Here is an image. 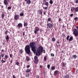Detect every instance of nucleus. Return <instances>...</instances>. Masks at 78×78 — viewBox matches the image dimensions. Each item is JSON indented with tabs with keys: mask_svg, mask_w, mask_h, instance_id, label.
Returning a JSON list of instances; mask_svg holds the SVG:
<instances>
[{
	"mask_svg": "<svg viewBox=\"0 0 78 78\" xmlns=\"http://www.w3.org/2000/svg\"><path fill=\"white\" fill-rule=\"evenodd\" d=\"M30 47L31 48V50L34 53H35L36 51V46H35V43L34 42H30V45L28 44L26 45L25 50V52L27 55L30 56L31 54V52L30 51Z\"/></svg>",
	"mask_w": 78,
	"mask_h": 78,
	"instance_id": "f257e3e1",
	"label": "nucleus"
},
{
	"mask_svg": "<svg viewBox=\"0 0 78 78\" xmlns=\"http://www.w3.org/2000/svg\"><path fill=\"white\" fill-rule=\"evenodd\" d=\"M43 51V47L40 46L37 48L36 55V56H39L41 53H42Z\"/></svg>",
	"mask_w": 78,
	"mask_h": 78,
	"instance_id": "f03ea898",
	"label": "nucleus"
},
{
	"mask_svg": "<svg viewBox=\"0 0 78 78\" xmlns=\"http://www.w3.org/2000/svg\"><path fill=\"white\" fill-rule=\"evenodd\" d=\"M73 33L75 36V37H77V36H78V30H76V29H74Z\"/></svg>",
	"mask_w": 78,
	"mask_h": 78,
	"instance_id": "7ed1b4c3",
	"label": "nucleus"
},
{
	"mask_svg": "<svg viewBox=\"0 0 78 78\" xmlns=\"http://www.w3.org/2000/svg\"><path fill=\"white\" fill-rule=\"evenodd\" d=\"M47 27L49 28H51L53 27V24L51 23H48L47 24Z\"/></svg>",
	"mask_w": 78,
	"mask_h": 78,
	"instance_id": "20e7f679",
	"label": "nucleus"
},
{
	"mask_svg": "<svg viewBox=\"0 0 78 78\" xmlns=\"http://www.w3.org/2000/svg\"><path fill=\"white\" fill-rule=\"evenodd\" d=\"M34 59L35 61H34V63L36 64L38 62V61H39V60L37 59V56H35L34 57Z\"/></svg>",
	"mask_w": 78,
	"mask_h": 78,
	"instance_id": "39448f33",
	"label": "nucleus"
},
{
	"mask_svg": "<svg viewBox=\"0 0 78 78\" xmlns=\"http://www.w3.org/2000/svg\"><path fill=\"white\" fill-rule=\"evenodd\" d=\"M39 31V28L38 27H36L34 29V33L35 34H37V32Z\"/></svg>",
	"mask_w": 78,
	"mask_h": 78,
	"instance_id": "423d86ee",
	"label": "nucleus"
},
{
	"mask_svg": "<svg viewBox=\"0 0 78 78\" xmlns=\"http://www.w3.org/2000/svg\"><path fill=\"white\" fill-rule=\"evenodd\" d=\"M9 1V0H4V4L5 5H8V2Z\"/></svg>",
	"mask_w": 78,
	"mask_h": 78,
	"instance_id": "0eeeda50",
	"label": "nucleus"
},
{
	"mask_svg": "<svg viewBox=\"0 0 78 78\" xmlns=\"http://www.w3.org/2000/svg\"><path fill=\"white\" fill-rule=\"evenodd\" d=\"M25 2H27L26 3L28 5H30L31 3V0H25Z\"/></svg>",
	"mask_w": 78,
	"mask_h": 78,
	"instance_id": "6e6552de",
	"label": "nucleus"
},
{
	"mask_svg": "<svg viewBox=\"0 0 78 78\" xmlns=\"http://www.w3.org/2000/svg\"><path fill=\"white\" fill-rule=\"evenodd\" d=\"M17 27H18V28H22V24L21 23H19L18 24Z\"/></svg>",
	"mask_w": 78,
	"mask_h": 78,
	"instance_id": "1a4fd4ad",
	"label": "nucleus"
},
{
	"mask_svg": "<svg viewBox=\"0 0 78 78\" xmlns=\"http://www.w3.org/2000/svg\"><path fill=\"white\" fill-rule=\"evenodd\" d=\"M14 18L15 19V20H17L19 18V16H18V15H15V17H14Z\"/></svg>",
	"mask_w": 78,
	"mask_h": 78,
	"instance_id": "9d476101",
	"label": "nucleus"
},
{
	"mask_svg": "<svg viewBox=\"0 0 78 78\" xmlns=\"http://www.w3.org/2000/svg\"><path fill=\"white\" fill-rule=\"evenodd\" d=\"M5 39L7 41V42H8V41H9V36L8 35H7L6 36V37L5 38Z\"/></svg>",
	"mask_w": 78,
	"mask_h": 78,
	"instance_id": "9b49d317",
	"label": "nucleus"
},
{
	"mask_svg": "<svg viewBox=\"0 0 78 78\" xmlns=\"http://www.w3.org/2000/svg\"><path fill=\"white\" fill-rule=\"evenodd\" d=\"M44 5H46L47 7H48V6H49L48 2H45L44 3Z\"/></svg>",
	"mask_w": 78,
	"mask_h": 78,
	"instance_id": "f8f14e48",
	"label": "nucleus"
},
{
	"mask_svg": "<svg viewBox=\"0 0 78 78\" xmlns=\"http://www.w3.org/2000/svg\"><path fill=\"white\" fill-rule=\"evenodd\" d=\"M73 59H76L77 58V56L76 55H73L72 56Z\"/></svg>",
	"mask_w": 78,
	"mask_h": 78,
	"instance_id": "ddd939ff",
	"label": "nucleus"
},
{
	"mask_svg": "<svg viewBox=\"0 0 78 78\" xmlns=\"http://www.w3.org/2000/svg\"><path fill=\"white\" fill-rule=\"evenodd\" d=\"M26 60L27 61H30V57L28 56H26Z\"/></svg>",
	"mask_w": 78,
	"mask_h": 78,
	"instance_id": "4468645a",
	"label": "nucleus"
},
{
	"mask_svg": "<svg viewBox=\"0 0 78 78\" xmlns=\"http://www.w3.org/2000/svg\"><path fill=\"white\" fill-rule=\"evenodd\" d=\"M73 40V37H71L69 40V41H72Z\"/></svg>",
	"mask_w": 78,
	"mask_h": 78,
	"instance_id": "2eb2a0df",
	"label": "nucleus"
},
{
	"mask_svg": "<svg viewBox=\"0 0 78 78\" xmlns=\"http://www.w3.org/2000/svg\"><path fill=\"white\" fill-rule=\"evenodd\" d=\"M64 78H69V76L68 74H66L65 75Z\"/></svg>",
	"mask_w": 78,
	"mask_h": 78,
	"instance_id": "dca6fc26",
	"label": "nucleus"
},
{
	"mask_svg": "<svg viewBox=\"0 0 78 78\" xmlns=\"http://www.w3.org/2000/svg\"><path fill=\"white\" fill-rule=\"evenodd\" d=\"M58 71H55L54 72V74L55 75H57V74H58Z\"/></svg>",
	"mask_w": 78,
	"mask_h": 78,
	"instance_id": "f3484780",
	"label": "nucleus"
},
{
	"mask_svg": "<svg viewBox=\"0 0 78 78\" xmlns=\"http://www.w3.org/2000/svg\"><path fill=\"white\" fill-rule=\"evenodd\" d=\"M51 70H55V67L54 66H53L51 68Z\"/></svg>",
	"mask_w": 78,
	"mask_h": 78,
	"instance_id": "a211bd4d",
	"label": "nucleus"
},
{
	"mask_svg": "<svg viewBox=\"0 0 78 78\" xmlns=\"http://www.w3.org/2000/svg\"><path fill=\"white\" fill-rule=\"evenodd\" d=\"M4 16H5V14L2 13V14L1 17L2 18V19H3V18H4Z\"/></svg>",
	"mask_w": 78,
	"mask_h": 78,
	"instance_id": "6ab92c4d",
	"label": "nucleus"
},
{
	"mask_svg": "<svg viewBox=\"0 0 78 78\" xmlns=\"http://www.w3.org/2000/svg\"><path fill=\"white\" fill-rule=\"evenodd\" d=\"M75 11L76 12H78V7L75 8Z\"/></svg>",
	"mask_w": 78,
	"mask_h": 78,
	"instance_id": "aec40b11",
	"label": "nucleus"
},
{
	"mask_svg": "<svg viewBox=\"0 0 78 78\" xmlns=\"http://www.w3.org/2000/svg\"><path fill=\"white\" fill-rule=\"evenodd\" d=\"M20 16H23L24 14L23 13V12H22V13H20Z\"/></svg>",
	"mask_w": 78,
	"mask_h": 78,
	"instance_id": "412c9836",
	"label": "nucleus"
},
{
	"mask_svg": "<svg viewBox=\"0 0 78 78\" xmlns=\"http://www.w3.org/2000/svg\"><path fill=\"white\" fill-rule=\"evenodd\" d=\"M30 71H31V70H30V69H27L26 72V73H28V72H30Z\"/></svg>",
	"mask_w": 78,
	"mask_h": 78,
	"instance_id": "4be33fe9",
	"label": "nucleus"
},
{
	"mask_svg": "<svg viewBox=\"0 0 78 78\" xmlns=\"http://www.w3.org/2000/svg\"><path fill=\"white\" fill-rule=\"evenodd\" d=\"M27 25H28V23H27L25 22L24 23V27H26V26H27Z\"/></svg>",
	"mask_w": 78,
	"mask_h": 78,
	"instance_id": "5701e85b",
	"label": "nucleus"
},
{
	"mask_svg": "<svg viewBox=\"0 0 78 78\" xmlns=\"http://www.w3.org/2000/svg\"><path fill=\"white\" fill-rule=\"evenodd\" d=\"M49 3L50 4H51V5L53 4V1H52V0H50L49 2Z\"/></svg>",
	"mask_w": 78,
	"mask_h": 78,
	"instance_id": "b1692460",
	"label": "nucleus"
},
{
	"mask_svg": "<svg viewBox=\"0 0 78 78\" xmlns=\"http://www.w3.org/2000/svg\"><path fill=\"white\" fill-rule=\"evenodd\" d=\"M62 36L63 37H66V34H62Z\"/></svg>",
	"mask_w": 78,
	"mask_h": 78,
	"instance_id": "393cba45",
	"label": "nucleus"
},
{
	"mask_svg": "<svg viewBox=\"0 0 78 78\" xmlns=\"http://www.w3.org/2000/svg\"><path fill=\"white\" fill-rule=\"evenodd\" d=\"M43 8L44 9L46 10V9H48V7H43Z\"/></svg>",
	"mask_w": 78,
	"mask_h": 78,
	"instance_id": "a878e982",
	"label": "nucleus"
},
{
	"mask_svg": "<svg viewBox=\"0 0 78 78\" xmlns=\"http://www.w3.org/2000/svg\"><path fill=\"white\" fill-rule=\"evenodd\" d=\"M69 37H70V36L69 35H68L67 37H66V39L67 41L69 40Z\"/></svg>",
	"mask_w": 78,
	"mask_h": 78,
	"instance_id": "bb28decb",
	"label": "nucleus"
},
{
	"mask_svg": "<svg viewBox=\"0 0 78 78\" xmlns=\"http://www.w3.org/2000/svg\"><path fill=\"white\" fill-rule=\"evenodd\" d=\"M5 59H8V55H5Z\"/></svg>",
	"mask_w": 78,
	"mask_h": 78,
	"instance_id": "cd10ccee",
	"label": "nucleus"
},
{
	"mask_svg": "<svg viewBox=\"0 0 78 78\" xmlns=\"http://www.w3.org/2000/svg\"><path fill=\"white\" fill-rule=\"evenodd\" d=\"M48 21H50L51 20V18H49L48 19Z\"/></svg>",
	"mask_w": 78,
	"mask_h": 78,
	"instance_id": "c85d7f7f",
	"label": "nucleus"
},
{
	"mask_svg": "<svg viewBox=\"0 0 78 78\" xmlns=\"http://www.w3.org/2000/svg\"><path fill=\"white\" fill-rule=\"evenodd\" d=\"M50 64H48L47 66V67L48 69H50Z\"/></svg>",
	"mask_w": 78,
	"mask_h": 78,
	"instance_id": "c756f323",
	"label": "nucleus"
},
{
	"mask_svg": "<svg viewBox=\"0 0 78 78\" xmlns=\"http://www.w3.org/2000/svg\"><path fill=\"white\" fill-rule=\"evenodd\" d=\"M1 62H2V63H4V62H6L5 61L2 60H1Z\"/></svg>",
	"mask_w": 78,
	"mask_h": 78,
	"instance_id": "7c9ffc66",
	"label": "nucleus"
},
{
	"mask_svg": "<svg viewBox=\"0 0 78 78\" xmlns=\"http://www.w3.org/2000/svg\"><path fill=\"white\" fill-rule=\"evenodd\" d=\"M16 64L17 65V66H19V62H16Z\"/></svg>",
	"mask_w": 78,
	"mask_h": 78,
	"instance_id": "2f4dec72",
	"label": "nucleus"
},
{
	"mask_svg": "<svg viewBox=\"0 0 78 78\" xmlns=\"http://www.w3.org/2000/svg\"><path fill=\"white\" fill-rule=\"evenodd\" d=\"M78 18L77 17H75V18H74V19L75 20H76H76H77V19H78Z\"/></svg>",
	"mask_w": 78,
	"mask_h": 78,
	"instance_id": "473e14b6",
	"label": "nucleus"
},
{
	"mask_svg": "<svg viewBox=\"0 0 78 78\" xmlns=\"http://www.w3.org/2000/svg\"><path fill=\"white\" fill-rule=\"evenodd\" d=\"M30 76V74H28L26 76V77H27V78H28Z\"/></svg>",
	"mask_w": 78,
	"mask_h": 78,
	"instance_id": "72a5a7b5",
	"label": "nucleus"
},
{
	"mask_svg": "<svg viewBox=\"0 0 78 78\" xmlns=\"http://www.w3.org/2000/svg\"><path fill=\"white\" fill-rule=\"evenodd\" d=\"M39 13L41 14V15H42V11L40 10V11L39 12Z\"/></svg>",
	"mask_w": 78,
	"mask_h": 78,
	"instance_id": "f704fd0d",
	"label": "nucleus"
},
{
	"mask_svg": "<svg viewBox=\"0 0 78 78\" xmlns=\"http://www.w3.org/2000/svg\"><path fill=\"white\" fill-rule=\"evenodd\" d=\"M51 56L53 57L54 56H55V55H54V54H51Z\"/></svg>",
	"mask_w": 78,
	"mask_h": 78,
	"instance_id": "c9c22d12",
	"label": "nucleus"
},
{
	"mask_svg": "<svg viewBox=\"0 0 78 78\" xmlns=\"http://www.w3.org/2000/svg\"><path fill=\"white\" fill-rule=\"evenodd\" d=\"M11 9V7L9 6L8 7V9Z\"/></svg>",
	"mask_w": 78,
	"mask_h": 78,
	"instance_id": "e433bc0d",
	"label": "nucleus"
},
{
	"mask_svg": "<svg viewBox=\"0 0 78 78\" xmlns=\"http://www.w3.org/2000/svg\"><path fill=\"white\" fill-rule=\"evenodd\" d=\"M40 78V76H39V75H37L36 76V78Z\"/></svg>",
	"mask_w": 78,
	"mask_h": 78,
	"instance_id": "4c0bfd02",
	"label": "nucleus"
},
{
	"mask_svg": "<svg viewBox=\"0 0 78 78\" xmlns=\"http://www.w3.org/2000/svg\"><path fill=\"white\" fill-rule=\"evenodd\" d=\"M52 40L53 41H55V38H53L52 39Z\"/></svg>",
	"mask_w": 78,
	"mask_h": 78,
	"instance_id": "58836bf2",
	"label": "nucleus"
},
{
	"mask_svg": "<svg viewBox=\"0 0 78 78\" xmlns=\"http://www.w3.org/2000/svg\"><path fill=\"white\" fill-rule=\"evenodd\" d=\"M43 3H45V2H46V0H43Z\"/></svg>",
	"mask_w": 78,
	"mask_h": 78,
	"instance_id": "ea45409f",
	"label": "nucleus"
},
{
	"mask_svg": "<svg viewBox=\"0 0 78 78\" xmlns=\"http://www.w3.org/2000/svg\"><path fill=\"white\" fill-rule=\"evenodd\" d=\"M72 9H73V11H75V8H74V7H72Z\"/></svg>",
	"mask_w": 78,
	"mask_h": 78,
	"instance_id": "a19ab883",
	"label": "nucleus"
},
{
	"mask_svg": "<svg viewBox=\"0 0 78 78\" xmlns=\"http://www.w3.org/2000/svg\"><path fill=\"white\" fill-rule=\"evenodd\" d=\"M20 52L21 53H22L23 52V51H22V50H20Z\"/></svg>",
	"mask_w": 78,
	"mask_h": 78,
	"instance_id": "79ce46f5",
	"label": "nucleus"
},
{
	"mask_svg": "<svg viewBox=\"0 0 78 78\" xmlns=\"http://www.w3.org/2000/svg\"><path fill=\"white\" fill-rule=\"evenodd\" d=\"M70 17H73V14H72L70 15Z\"/></svg>",
	"mask_w": 78,
	"mask_h": 78,
	"instance_id": "37998d69",
	"label": "nucleus"
},
{
	"mask_svg": "<svg viewBox=\"0 0 78 78\" xmlns=\"http://www.w3.org/2000/svg\"><path fill=\"white\" fill-rule=\"evenodd\" d=\"M46 59H47V58H46V57H44V60L45 61H46Z\"/></svg>",
	"mask_w": 78,
	"mask_h": 78,
	"instance_id": "c03bdc74",
	"label": "nucleus"
},
{
	"mask_svg": "<svg viewBox=\"0 0 78 78\" xmlns=\"http://www.w3.org/2000/svg\"><path fill=\"white\" fill-rule=\"evenodd\" d=\"M2 57H3L4 56V54H1Z\"/></svg>",
	"mask_w": 78,
	"mask_h": 78,
	"instance_id": "a18cd8bd",
	"label": "nucleus"
},
{
	"mask_svg": "<svg viewBox=\"0 0 78 78\" xmlns=\"http://www.w3.org/2000/svg\"><path fill=\"white\" fill-rule=\"evenodd\" d=\"M7 33H8V31L6 30L5 32V34H6V35H7Z\"/></svg>",
	"mask_w": 78,
	"mask_h": 78,
	"instance_id": "49530a36",
	"label": "nucleus"
},
{
	"mask_svg": "<svg viewBox=\"0 0 78 78\" xmlns=\"http://www.w3.org/2000/svg\"><path fill=\"white\" fill-rule=\"evenodd\" d=\"M76 1V3L77 4H78V0H75Z\"/></svg>",
	"mask_w": 78,
	"mask_h": 78,
	"instance_id": "de8ad7c7",
	"label": "nucleus"
},
{
	"mask_svg": "<svg viewBox=\"0 0 78 78\" xmlns=\"http://www.w3.org/2000/svg\"><path fill=\"white\" fill-rule=\"evenodd\" d=\"M9 55H10V57L11 58H12V54H9Z\"/></svg>",
	"mask_w": 78,
	"mask_h": 78,
	"instance_id": "09e8293b",
	"label": "nucleus"
},
{
	"mask_svg": "<svg viewBox=\"0 0 78 78\" xmlns=\"http://www.w3.org/2000/svg\"><path fill=\"white\" fill-rule=\"evenodd\" d=\"M13 78H16V77L15 76V75H13L12 76Z\"/></svg>",
	"mask_w": 78,
	"mask_h": 78,
	"instance_id": "8fccbe9b",
	"label": "nucleus"
},
{
	"mask_svg": "<svg viewBox=\"0 0 78 78\" xmlns=\"http://www.w3.org/2000/svg\"><path fill=\"white\" fill-rule=\"evenodd\" d=\"M23 35L24 36H25V32H23Z\"/></svg>",
	"mask_w": 78,
	"mask_h": 78,
	"instance_id": "3c124183",
	"label": "nucleus"
},
{
	"mask_svg": "<svg viewBox=\"0 0 78 78\" xmlns=\"http://www.w3.org/2000/svg\"><path fill=\"white\" fill-rule=\"evenodd\" d=\"M59 21H61V18H59L58 19Z\"/></svg>",
	"mask_w": 78,
	"mask_h": 78,
	"instance_id": "603ef678",
	"label": "nucleus"
},
{
	"mask_svg": "<svg viewBox=\"0 0 78 78\" xmlns=\"http://www.w3.org/2000/svg\"><path fill=\"white\" fill-rule=\"evenodd\" d=\"M30 66L29 65H27V68H29Z\"/></svg>",
	"mask_w": 78,
	"mask_h": 78,
	"instance_id": "864d4df0",
	"label": "nucleus"
},
{
	"mask_svg": "<svg viewBox=\"0 0 78 78\" xmlns=\"http://www.w3.org/2000/svg\"><path fill=\"white\" fill-rule=\"evenodd\" d=\"M45 14H46V13L45 12V11H44V15H45Z\"/></svg>",
	"mask_w": 78,
	"mask_h": 78,
	"instance_id": "5fc2aeb1",
	"label": "nucleus"
},
{
	"mask_svg": "<svg viewBox=\"0 0 78 78\" xmlns=\"http://www.w3.org/2000/svg\"><path fill=\"white\" fill-rule=\"evenodd\" d=\"M62 66H65V63H63Z\"/></svg>",
	"mask_w": 78,
	"mask_h": 78,
	"instance_id": "6e6d98bb",
	"label": "nucleus"
},
{
	"mask_svg": "<svg viewBox=\"0 0 78 78\" xmlns=\"http://www.w3.org/2000/svg\"><path fill=\"white\" fill-rule=\"evenodd\" d=\"M1 51H2V52H4V50L2 49Z\"/></svg>",
	"mask_w": 78,
	"mask_h": 78,
	"instance_id": "4d7b16f0",
	"label": "nucleus"
},
{
	"mask_svg": "<svg viewBox=\"0 0 78 78\" xmlns=\"http://www.w3.org/2000/svg\"><path fill=\"white\" fill-rule=\"evenodd\" d=\"M71 11H72V12L73 11L72 8H71Z\"/></svg>",
	"mask_w": 78,
	"mask_h": 78,
	"instance_id": "13d9d810",
	"label": "nucleus"
},
{
	"mask_svg": "<svg viewBox=\"0 0 78 78\" xmlns=\"http://www.w3.org/2000/svg\"><path fill=\"white\" fill-rule=\"evenodd\" d=\"M42 66H40V68H42Z\"/></svg>",
	"mask_w": 78,
	"mask_h": 78,
	"instance_id": "bf43d9fd",
	"label": "nucleus"
},
{
	"mask_svg": "<svg viewBox=\"0 0 78 78\" xmlns=\"http://www.w3.org/2000/svg\"><path fill=\"white\" fill-rule=\"evenodd\" d=\"M57 43L59 44V41H57Z\"/></svg>",
	"mask_w": 78,
	"mask_h": 78,
	"instance_id": "052dcab7",
	"label": "nucleus"
},
{
	"mask_svg": "<svg viewBox=\"0 0 78 78\" xmlns=\"http://www.w3.org/2000/svg\"><path fill=\"white\" fill-rule=\"evenodd\" d=\"M12 60L10 61V63H11H11H12Z\"/></svg>",
	"mask_w": 78,
	"mask_h": 78,
	"instance_id": "680f3d73",
	"label": "nucleus"
},
{
	"mask_svg": "<svg viewBox=\"0 0 78 78\" xmlns=\"http://www.w3.org/2000/svg\"><path fill=\"white\" fill-rule=\"evenodd\" d=\"M45 5V4H44V3H43V4H42V6H43V5Z\"/></svg>",
	"mask_w": 78,
	"mask_h": 78,
	"instance_id": "e2e57ef3",
	"label": "nucleus"
},
{
	"mask_svg": "<svg viewBox=\"0 0 78 78\" xmlns=\"http://www.w3.org/2000/svg\"><path fill=\"white\" fill-rule=\"evenodd\" d=\"M76 28L77 29H78V26H77V27H76Z\"/></svg>",
	"mask_w": 78,
	"mask_h": 78,
	"instance_id": "0e129e2a",
	"label": "nucleus"
},
{
	"mask_svg": "<svg viewBox=\"0 0 78 78\" xmlns=\"http://www.w3.org/2000/svg\"><path fill=\"white\" fill-rule=\"evenodd\" d=\"M43 51L44 52V53H45V50H44Z\"/></svg>",
	"mask_w": 78,
	"mask_h": 78,
	"instance_id": "69168bd1",
	"label": "nucleus"
},
{
	"mask_svg": "<svg viewBox=\"0 0 78 78\" xmlns=\"http://www.w3.org/2000/svg\"><path fill=\"white\" fill-rule=\"evenodd\" d=\"M5 43H4V42H3L2 43V45H4Z\"/></svg>",
	"mask_w": 78,
	"mask_h": 78,
	"instance_id": "338daca9",
	"label": "nucleus"
},
{
	"mask_svg": "<svg viewBox=\"0 0 78 78\" xmlns=\"http://www.w3.org/2000/svg\"><path fill=\"white\" fill-rule=\"evenodd\" d=\"M1 7H2V8H3V6H1Z\"/></svg>",
	"mask_w": 78,
	"mask_h": 78,
	"instance_id": "774afa93",
	"label": "nucleus"
}]
</instances>
